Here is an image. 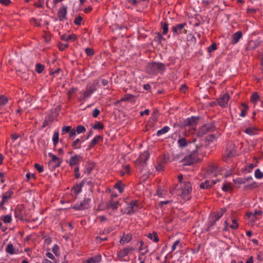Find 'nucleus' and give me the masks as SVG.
Masks as SVG:
<instances>
[{"label":"nucleus","mask_w":263,"mask_h":263,"mask_svg":"<svg viewBox=\"0 0 263 263\" xmlns=\"http://www.w3.org/2000/svg\"><path fill=\"white\" fill-rule=\"evenodd\" d=\"M72 146L74 149H79L81 148V142L79 139L74 140L72 144Z\"/></svg>","instance_id":"nucleus-47"},{"label":"nucleus","mask_w":263,"mask_h":263,"mask_svg":"<svg viewBox=\"0 0 263 263\" xmlns=\"http://www.w3.org/2000/svg\"><path fill=\"white\" fill-rule=\"evenodd\" d=\"M34 167L39 173H42L44 171L43 166L42 165H40V164L35 163L34 164Z\"/></svg>","instance_id":"nucleus-57"},{"label":"nucleus","mask_w":263,"mask_h":263,"mask_svg":"<svg viewBox=\"0 0 263 263\" xmlns=\"http://www.w3.org/2000/svg\"><path fill=\"white\" fill-rule=\"evenodd\" d=\"M254 175L257 179H261L263 177V173L259 168L255 171Z\"/></svg>","instance_id":"nucleus-50"},{"label":"nucleus","mask_w":263,"mask_h":263,"mask_svg":"<svg viewBox=\"0 0 263 263\" xmlns=\"http://www.w3.org/2000/svg\"><path fill=\"white\" fill-rule=\"evenodd\" d=\"M177 143L178 144L179 147H184L188 144V142L186 141V139L182 137H179L177 140ZM189 143L191 142H189Z\"/></svg>","instance_id":"nucleus-33"},{"label":"nucleus","mask_w":263,"mask_h":263,"mask_svg":"<svg viewBox=\"0 0 263 263\" xmlns=\"http://www.w3.org/2000/svg\"><path fill=\"white\" fill-rule=\"evenodd\" d=\"M48 156L51 158L49 162V165L52 167V169L59 167L62 163V160L52 153H49Z\"/></svg>","instance_id":"nucleus-11"},{"label":"nucleus","mask_w":263,"mask_h":263,"mask_svg":"<svg viewBox=\"0 0 263 263\" xmlns=\"http://www.w3.org/2000/svg\"><path fill=\"white\" fill-rule=\"evenodd\" d=\"M242 37V33L241 31H238L235 33H234L232 35V40L231 42V43L233 45H235L237 43L239 40Z\"/></svg>","instance_id":"nucleus-23"},{"label":"nucleus","mask_w":263,"mask_h":263,"mask_svg":"<svg viewBox=\"0 0 263 263\" xmlns=\"http://www.w3.org/2000/svg\"><path fill=\"white\" fill-rule=\"evenodd\" d=\"M90 196L91 195H89L88 197H85L80 203L75 204L72 206V208L75 210H84L88 209L91 201Z\"/></svg>","instance_id":"nucleus-7"},{"label":"nucleus","mask_w":263,"mask_h":263,"mask_svg":"<svg viewBox=\"0 0 263 263\" xmlns=\"http://www.w3.org/2000/svg\"><path fill=\"white\" fill-rule=\"evenodd\" d=\"M134 98H135V96H134L132 94L126 93L120 99V102H125V101H131Z\"/></svg>","instance_id":"nucleus-40"},{"label":"nucleus","mask_w":263,"mask_h":263,"mask_svg":"<svg viewBox=\"0 0 263 263\" xmlns=\"http://www.w3.org/2000/svg\"><path fill=\"white\" fill-rule=\"evenodd\" d=\"M95 165L92 163H87L85 165L84 173L90 175L95 168Z\"/></svg>","instance_id":"nucleus-28"},{"label":"nucleus","mask_w":263,"mask_h":263,"mask_svg":"<svg viewBox=\"0 0 263 263\" xmlns=\"http://www.w3.org/2000/svg\"><path fill=\"white\" fill-rule=\"evenodd\" d=\"M8 102V99L4 96H0V108Z\"/></svg>","instance_id":"nucleus-48"},{"label":"nucleus","mask_w":263,"mask_h":263,"mask_svg":"<svg viewBox=\"0 0 263 263\" xmlns=\"http://www.w3.org/2000/svg\"><path fill=\"white\" fill-rule=\"evenodd\" d=\"M243 132L250 136H253L257 133V129L254 126H251L246 128Z\"/></svg>","instance_id":"nucleus-32"},{"label":"nucleus","mask_w":263,"mask_h":263,"mask_svg":"<svg viewBox=\"0 0 263 263\" xmlns=\"http://www.w3.org/2000/svg\"><path fill=\"white\" fill-rule=\"evenodd\" d=\"M258 186L257 183L256 182H252L250 184L246 185L245 187L247 189L255 188Z\"/></svg>","instance_id":"nucleus-58"},{"label":"nucleus","mask_w":263,"mask_h":263,"mask_svg":"<svg viewBox=\"0 0 263 263\" xmlns=\"http://www.w3.org/2000/svg\"><path fill=\"white\" fill-rule=\"evenodd\" d=\"M236 154V147L232 142H229L227 144L224 154V160L228 161V159L234 157Z\"/></svg>","instance_id":"nucleus-6"},{"label":"nucleus","mask_w":263,"mask_h":263,"mask_svg":"<svg viewBox=\"0 0 263 263\" xmlns=\"http://www.w3.org/2000/svg\"><path fill=\"white\" fill-rule=\"evenodd\" d=\"M132 238V235L131 234L128 233L127 234H124L123 237L121 238L120 242L121 244H124L129 242Z\"/></svg>","instance_id":"nucleus-30"},{"label":"nucleus","mask_w":263,"mask_h":263,"mask_svg":"<svg viewBox=\"0 0 263 263\" xmlns=\"http://www.w3.org/2000/svg\"><path fill=\"white\" fill-rule=\"evenodd\" d=\"M198 119L194 117L189 118L184 121V125L185 126H195L197 123Z\"/></svg>","instance_id":"nucleus-25"},{"label":"nucleus","mask_w":263,"mask_h":263,"mask_svg":"<svg viewBox=\"0 0 263 263\" xmlns=\"http://www.w3.org/2000/svg\"><path fill=\"white\" fill-rule=\"evenodd\" d=\"M139 209L138 201L133 200L129 202L125 201L122 203L121 212L123 214L132 215Z\"/></svg>","instance_id":"nucleus-2"},{"label":"nucleus","mask_w":263,"mask_h":263,"mask_svg":"<svg viewBox=\"0 0 263 263\" xmlns=\"http://www.w3.org/2000/svg\"><path fill=\"white\" fill-rule=\"evenodd\" d=\"M241 105L243 108L241 109L240 116L242 117H244L246 115L247 110L248 109V106L246 104H242Z\"/></svg>","instance_id":"nucleus-45"},{"label":"nucleus","mask_w":263,"mask_h":263,"mask_svg":"<svg viewBox=\"0 0 263 263\" xmlns=\"http://www.w3.org/2000/svg\"><path fill=\"white\" fill-rule=\"evenodd\" d=\"M52 251L56 256L60 255L59 247L57 244L54 245L52 248Z\"/></svg>","instance_id":"nucleus-52"},{"label":"nucleus","mask_w":263,"mask_h":263,"mask_svg":"<svg viewBox=\"0 0 263 263\" xmlns=\"http://www.w3.org/2000/svg\"><path fill=\"white\" fill-rule=\"evenodd\" d=\"M149 157V153L148 152L145 151L143 153H142L139 157L138 161L139 162V165L140 166H144L146 163L147 160L148 159Z\"/></svg>","instance_id":"nucleus-16"},{"label":"nucleus","mask_w":263,"mask_h":263,"mask_svg":"<svg viewBox=\"0 0 263 263\" xmlns=\"http://www.w3.org/2000/svg\"><path fill=\"white\" fill-rule=\"evenodd\" d=\"M196 149L193 151V152L189 155L186 156L184 159L185 164L186 165H190L194 163H195L198 161V152L197 150V146H195Z\"/></svg>","instance_id":"nucleus-8"},{"label":"nucleus","mask_w":263,"mask_h":263,"mask_svg":"<svg viewBox=\"0 0 263 263\" xmlns=\"http://www.w3.org/2000/svg\"><path fill=\"white\" fill-rule=\"evenodd\" d=\"M67 7L63 6L59 9L58 15L60 21H64L67 20Z\"/></svg>","instance_id":"nucleus-15"},{"label":"nucleus","mask_w":263,"mask_h":263,"mask_svg":"<svg viewBox=\"0 0 263 263\" xmlns=\"http://www.w3.org/2000/svg\"><path fill=\"white\" fill-rule=\"evenodd\" d=\"M259 99V96L257 92H253L250 98L251 102L255 106Z\"/></svg>","instance_id":"nucleus-35"},{"label":"nucleus","mask_w":263,"mask_h":263,"mask_svg":"<svg viewBox=\"0 0 263 263\" xmlns=\"http://www.w3.org/2000/svg\"><path fill=\"white\" fill-rule=\"evenodd\" d=\"M147 72L151 74L156 75L158 73H163L165 70V66L162 63H149L145 69Z\"/></svg>","instance_id":"nucleus-3"},{"label":"nucleus","mask_w":263,"mask_h":263,"mask_svg":"<svg viewBox=\"0 0 263 263\" xmlns=\"http://www.w3.org/2000/svg\"><path fill=\"white\" fill-rule=\"evenodd\" d=\"M91 263H100L102 260L101 255L99 254L88 259Z\"/></svg>","instance_id":"nucleus-36"},{"label":"nucleus","mask_w":263,"mask_h":263,"mask_svg":"<svg viewBox=\"0 0 263 263\" xmlns=\"http://www.w3.org/2000/svg\"><path fill=\"white\" fill-rule=\"evenodd\" d=\"M74 177L76 178H80V174L79 173V167L77 166L74 169Z\"/></svg>","instance_id":"nucleus-61"},{"label":"nucleus","mask_w":263,"mask_h":263,"mask_svg":"<svg viewBox=\"0 0 263 263\" xmlns=\"http://www.w3.org/2000/svg\"><path fill=\"white\" fill-rule=\"evenodd\" d=\"M76 130L77 133L79 134L84 133L86 131V128L84 126L80 125L77 126Z\"/></svg>","instance_id":"nucleus-51"},{"label":"nucleus","mask_w":263,"mask_h":263,"mask_svg":"<svg viewBox=\"0 0 263 263\" xmlns=\"http://www.w3.org/2000/svg\"><path fill=\"white\" fill-rule=\"evenodd\" d=\"M147 237L149 239L153 240L155 242H158L159 240L158 235L155 232H153L152 233H148Z\"/></svg>","instance_id":"nucleus-37"},{"label":"nucleus","mask_w":263,"mask_h":263,"mask_svg":"<svg viewBox=\"0 0 263 263\" xmlns=\"http://www.w3.org/2000/svg\"><path fill=\"white\" fill-rule=\"evenodd\" d=\"M59 132L58 130L54 131L52 137L53 144L54 146H56L59 142Z\"/></svg>","instance_id":"nucleus-41"},{"label":"nucleus","mask_w":263,"mask_h":263,"mask_svg":"<svg viewBox=\"0 0 263 263\" xmlns=\"http://www.w3.org/2000/svg\"><path fill=\"white\" fill-rule=\"evenodd\" d=\"M238 223L237 222L236 219L232 220V224L230 226V228L232 229H236L238 227Z\"/></svg>","instance_id":"nucleus-55"},{"label":"nucleus","mask_w":263,"mask_h":263,"mask_svg":"<svg viewBox=\"0 0 263 263\" xmlns=\"http://www.w3.org/2000/svg\"><path fill=\"white\" fill-rule=\"evenodd\" d=\"M192 191V187L191 182L186 181L180 184H177L175 189L171 191V193L177 194L180 195L182 199L187 201L191 198Z\"/></svg>","instance_id":"nucleus-1"},{"label":"nucleus","mask_w":263,"mask_h":263,"mask_svg":"<svg viewBox=\"0 0 263 263\" xmlns=\"http://www.w3.org/2000/svg\"><path fill=\"white\" fill-rule=\"evenodd\" d=\"M114 188L118 190L120 194L124 192L125 189V184L121 181H118L114 185Z\"/></svg>","instance_id":"nucleus-27"},{"label":"nucleus","mask_w":263,"mask_h":263,"mask_svg":"<svg viewBox=\"0 0 263 263\" xmlns=\"http://www.w3.org/2000/svg\"><path fill=\"white\" fill-rule=\"evenodd\" d=\"M85 184V180H82L81 182L74 185L71 189V192L74 195H78L82 191V187Z\"/></svg>","instance_id":"nucleus-22"},{"label":"nucleus","mask_w":263,"mask_h":263,"mask_svg":"<svg viewBox=\"0 0 263 263\" xmlns=\"http://www.w3.org/2000/svg\"><path fill=\"white\" fill-rule=\"evenodd\" d=\"M4 222L7 223L11 222L12 220L11 216L10 215H6L3 218Z\"/></svg>","instance_id":"nucleus-54"},{"label":"nucleus","mask_w":263,"mask_h":263,"mask_svg":"<svg viewBox=\"0 0 263 263\" xmlns=\"http://www.w3.org/2000/svg\"><path fill=\"white\" fill-rule=\"evenodd\" d=\"M156 41L159 42H161L162 40H164L162 35L160 33H158L157 36L155 37Z\"/></svg>","instance_id":"nucleus-62"},{"label":"nucleus","mask_w":263,"mask_h":263,"mask_svg":"<svg viewBox=\"0 0 263 263\" xmlns=\"http://www.w3.org/2000/svg\"><path fill=\"white\" fill-rule=\"evenodd\" d=\"M233 186L231 182L224 183L223 184L222 186V190L224 192H228L232 190Z\"/></svg>","instance_id":"nucleus-39"},{"label":"nucleus","mask_w":263,"mask_h":263,"mask_svg":"<svg viewBox=\"0 0 263 263\" xmlns=\"http://www.w3.org/2000/svg\"><path fill=\"white\" fill-rule=\"evenodd\" d=\"M215 126L213 123H208L200 127L198 131V136L202 137L203 135L215 130Z\"/></svg>","instance_id":"nucleus-9"},{"label":"nucleus","mask_w":263,"mask_h":263,"mask_svg":"<svg viewBox=\"0 0 263 263\" xmlns=\"http://www.w3.org/2000/svg\"><path fill=\"white\" fill-rule=\"evenodd\" d=\"M217 171L218 167L215 165H210L208 170V173L212 176H216Z\"/></svg>","instance_id":"nucleus-34"},{"label":"nucleus","mask_w":263,"mask_h":263,"mask_svg":"<svg viewBox=\"0 0 263 263\" xmlns=\"http://www.w3.org/2000/svg\"><path fill=\"white\" fill-rule=\"evenodd\" d=\"M218 180H206L204 182L200 184V187L201 189H208L211 187L213 185L215 184Z\"/></svg>","instance_id":"nucleus-19"},{"label":"nucleus","mask_w":263,"mask_h":263,"mask_svg":"<svg viewBox=\"0 0 263 263\" xmlns=\"http://www.w3.org/2000/svg\"><path fill=\"white\" fill-rule=\"evenodd\" d=\"M13 194L12 190L10 189L2 194V199L7 202L8 200L12 197Z\"/></svg>","instance_id":"nucleus-31"},{"label":"nucleus","mask_w":263,"mask_h":263,"mask_svg":"<svg viewBox=\"0 0 263 263\" xmlns=\"http://www.w3.org/2000/svg\"><path fill=\"white\" fill-rule=\"evenodd\" d=\"M180 241L179 239L176 240L174 242L173 245L172 246V248H171L172 252H174L176 250L177 246L180 243Z\"/></svg>","instance_id":"nucleus-59"},{"label":"nucleus","mask_w":263,"mask_h":263,"mask_svg":"<svg viewBox=\"0 0 263 263\" xmlns=\"http://www.w3.org/2000/svg\"><path fill=\"white\" fill-rule=\"evenodd\" d=\"M72 129L71 126H63L62 128V134L64 135L66 133H69Z\"/></svg>","instance_id":"nucleus-49"},{"label":"nucleus","mask_w":263,"mask_h":263,"mask_svg":"<svg viewBox=\"0 0 263 263\" xmlns=\"http://www.w3.org/2000/svg\"><path fill=\"white\" fill-rule=\"evenodd\" d=\"M130 172V167L129 165H125L122 170L120 171V175L121 176H123L125 174H128Z\"/></svg>","instance_id":"nucleus-43"},{"label":"nucleus","mask_w":263,"mask_h":263,"mask_svg":"<svg viewBox=\"0 0 263 263\" xmlns=\"http://www.w3.org/2000/svg\"><path fill=\"white\" fill-rule=\"evenodd\" d=\"M186 25L185 23H181L177 24L175 26H173L171 28V30L173 32V35L175 36L176 35L180 34L182 33H186V30L184 29L185 26Z\"/></svg>","instance_id":"nucleus-10"},{"label":"nucleus","mask_w":263,"mask_h":263,"mask_svg":"<svg viewBox=\"0 0 263 263\" xmlns=\"http://www.w3.org/2000/svg\"><path fill=\"white\" fill-rule=\"evenodd\" d=\"M135 250V248L133 247H128L121 250L117 254V256L120 258L127 256L130 253Z\"/></svg>","instance_id":"nucleus-14"},{"label":"nucleus","mask_w":263,"mask_h":263,"mask_svg":"<svg viewBox=\"0 0 263 263\" xmlns=\"http://www.w3.org/2000/svg\"><path fill=\"white\" fill-rule=\"evenodd\" d=\"M161 27L163 30L162 34L165 35L167 33L168 31V24L166 22H161Z\"/></svg>","instance_id":"nucleus-38"},{"label":"nucleus","mask_w":263,"mask_h":263,"mask_svg":"<svg viewBox=\"0 0 263 263\" xmlns=\"http://www.w3.org/2000/svg\"><path fill=\"white\" fill-rule=\"evenodd\" d=\"M253 179L251 176L248 177H240L237 178L235 179H234L233 181L235 183L238 184H245L246 182H248L250 180H252Z\"/></svg>","instance_id":"nucleus-24"},{"label":"nucleus","mask_w":263,"mask_h":263,"mask_svg":"<svg viewBox=\"0 0 263 263\" xmlns=\"http://www.w3.org/2000/svg\"><path fill=\"white\" fill-rule=\"evenodd\" d=\"M217 49V45L215 43H213L208 48V51L209 52H211Z\"/></svg>","instance_id":"nucleus-60"},{"label":"nucleus","mask_w":263,"mask_h":263,"mask_svg":"<svg viewBox=\"0 0 263 263\" xmlns=\"http://www.w3.org/2000/svg\"><path fill=\"white\" fill-rule=\"evenodd\" d=\"M140 246L139 248V251L141 252L140 255H144L148 252V250L147 248L146 249L144 252H141L143 249L144 242L142 240H141L140 241Z\"/></svg>","instance_id":"nucleus-44"},{"label":"nucleus","mask_w":263,"mask_h":263,"mask_svg":"<svg viewBox=\"0 0 263 263\" xmlns=\"http://www.w3.org/2000/svg\"><path fill=\"white\" fill-rule=\"evenodd\" d=\"M85 51L88 56H92L94 54V51L92 48H87L85 49Z\"/></svg>","instance_id":"nucleus-56"},{"label":"nucleus","mask_w":263,"mask_h":263,"mask_svg":"<svg viewBox=\"0 0 263 263\" xmlns=\"http://www.w3.org/2000/svg\"><path fill=\"white\" fill-rule=\"evenodd\" d=\"M226 209L225 208L221 209L219 211L214 213L213 215L211 217V220L209 222L208 230H211L213 229V227L216 224V222L223 216L225 213Z\"/></svg>","instance_id":"nucleus-5"},{"label":"nucleus","mask_w":263,"mask_h":263,"mask_svg":"<svg viewBox=\"0 0 263 263\" xmlns=\"http://www.w3.org/2000/svg\"><path fill=\"white\" fill-rule=\"evenodd\" d=\"M229 100V95L228 93H226L218 100V102L220 106L226 107L228 105Z\"/></svg>","instance_id":"nucleus-20"},{"label":"nucleus","mask_w":263,"mask_h":263,"mask_svg":"<svg viewBox=\"0 0 263 263\" xmlns=\"http://www.w3.org/2000/svg\"><path fill=\"white\" fill-rule=\"evenodd\" d=\"M82 160V157L80 155L76 154L71 156L68 163L70 166H79L80 163Z\"/></svg>","instance_id":"nucleus-13"},{"label":"nucleus","mask_w":263,"mask_h":263,"mask_svg":"<svg viewBox=\"0 0 263 263\" xmlns=\"http://www.w3.org/2000/svg\"><path fill=\"white\" fill-rule=\"evenodd\" d=\"M102 140L103 137L102 136L98 135L95 136L89 143V144L88 145V149H91L95 145H96L99 141H102Z\"/></svg>","instance_id":"nucleus-26"},{"label":"nucleus","mask_w":263,"mask_h":263,"mask_svg":"<svg viewBox=\"0 0 263 263\" xmlns=\"http://www.w3.org/2000/svg\"><path fill=\"white\" fill-rule=\"evenodd\" d=\"M262 214V211L260 210H255L253 212H248L247 213V216L251 223L254 222L257 219L260 218Z\"/></svg>","instance_id":"nucleus-12"},{"label":"nucleus","mask_w":263,"mask_h":263,"mask_svg":"<svg viewBox=\"0 0 263 263\" xmlns=\"http://www.w3.org/2000/svg\"><path fill=\"white\" fill-rule=\"evenodd\" d=\"M122 203H120L119 201L113 199H109L106 202L107 208L115 210L118 209L119 205L122 206Z\"/></svg>","instance_id":"nucleus-18"},{"label":"nucleus","mask_w":263,"mask_h":263,"mask_svg":"<svg viewBox=\"0 0 263 263\" xmlns=\"http://www.w3.org/2000/svg\"><path fill=\"white\" fill-rule=\"evenodd\" d=\"M6 251L10 255L17 253V251L15 250L13 245L11 243H9L7 245L6 248Z\"/></svg>","instance_id":"nucleus-29"},{"label":"nucleus","mask_w":263,"mask_h":263,"mask_svg":"<svg viewBox=\"0 0 263 263\" xmlns=\"http://www.w3.org/2000/svg\"><path fill=\"white\" fill-rule=\"evenodd\" d=\"M96 85L97 83H95L87 85L86 89L80 92V96L78 98L79 101H84L89 98L91 94L96 90Z\"/></svg>","instance_id":"nucleus-4"},{"label":"nucleus","mask_w":263,"mask_h":263,"mask_svg":"<svg viewBox=\"0 0 263 263\" xmlns=\"http://www.w3.org/2000/svg\"><path fill=\"white\" fill-rule=\"evenodd\" d=\"M170 129V127L167 126H164L160 130H158L157 132V136H160L162 135H163L168 132Z\"/></svg>","instance_id":"nucleus-42"},{"label":"nucleus","mask_w":263,"mask_h":263,"mask_svg":"<svg viewBox=\"0 0 263 263\" xmlns=\"http://www.w3.org/2000/svg\"><path fill=\"white\" fill-rule=\"evenodd\" d=\"M104 128V125L101 122H97L93 126V128L95 129H102Z\"/></svg>","instance_id":"nucleus-53"},{"label":"nucleus","mask_w":263,"mask_h":263,"mask_svg":"<svg viewBox=\"0 0 263 263\" xmlns=\"http://www.w3.org/2000/svg\"><path fill=\"white\" fill-rule=\"evenodd\" d=\"M44 69V66L41 64L37 63L35 65V70L38 73H41Z\"/></svg>","instance_id":"nucleus-46"},{"label":"nucleus","mask_w":263,"mask_h":263,"mask_svg":"<svg viewBox=\"0 0 263 263\" xmlns=\"http://www.w3.org/2000/svg\"><path fill=\"white\" fill-rule=\"evenodd\" d=\"M15 216L16 218L23 220L24 218L25 211L22 205H17L15 209Z\"/></svg>","instance_id":"nucleus-17"},{"label":"nucleus","mask_w":263,"mask_h":263,"mask_svg":"<svg viewBox=\"0 0 263 263\" xmlns=\"http://www.w3.org/2000/svg\"><path fill=\"white\" fill-rule=\"evenodd\" d=\"M100 113V111L98 108H95L92 111V116L95 118H97Z\"/></svg>","instance_id":"nucleus-64"},{"label":"nucleus","mask_w":263,"mask_h":263,"mask_svg":"<svg viewBox=\"0 0 263 263\" xmlns=\"http://www.w3.org/2000/svg\"><path fill=\"white\" fill-rule=\"evenodd\" d=\"M62 41L65 42L74 41L77 39V35L73 33L64 34L61 36Z\"/></svg>","instance_id":"nucleus-21"},{"label":"nucleus","mask_w":263,"mask_h":263,"mask_svg":"<svg viewBox=\"0 0 263 263\" xmlns=\"http://www.w3.org/2000/svg\"><path fill=\"white\" fill-rule=\"evenodd\" d=\"M76 133H77V131H76V129L72 128V129L71 130V132H70V133H69V138L73 139L74 138V137L76 135Z\"/></svg>","instance_id":"nucleus-63"}]
</instances>
